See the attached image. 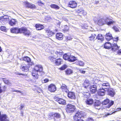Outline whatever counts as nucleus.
Returning a JSON list of instances; mask_svg holds the SVG:
<instances>
[{
	"label": "nucleus",
	"mask_w": 121,
	"mask_h": 121,
	"mask_svg": "<svg viewBox=\"0 0 121 121\" xmlns=\"http://www.w3.org/2000/svg\"><path fill=\"white\" fill-rule=\"evenodd\" d=\"M55 60V63L56 65H59L61 64V59H57Z\"/></svg>",
	"instance_id": "obj_32"
},
{
	"label": "nucleus",
	"mask_w": 121,
	"mask_h": 121,
	"mask_svg": "<svg viewBox=\"0 0 121 121\" xmlns=\"http://www.w3.org/2000/svg\"><path fill=\"white\" fill-rule=\"evenodd\" d=\"M100 90L98 92V95L100 96H103L104 95H105V92L106 91L102 89H100Z\"/></svg>",
	"instance_id": "obj_21"
},
{
	"label": "nucleus",
	"mask_w": 121,
	"mask_h": 121,
	"mask_svg": "<svg viewBox=\"0 0 121 121\" xmlns=\"http://www.w3.org/2000/svg\"><path fill=\"white\" fill-rule=\"evenodd\" d=\"M121 111V108H119L116 109V111Z\"/></svg>",
	"instance_id": "obj_58"
},
{
	"label": "nucleus",
	"mask_w": 121,
	"mask_h": 121,
	"mask_svg": "<svg viewBox=\"0 0 121 121\" xmlns=\"http://www.w3.org/2000/svg\"><path fill=\"white\" fill-rule=\"evenodd\" d=\"M48 89L51 92H54L56 90V88L55 85L52 84L48 87Z\"/></svg>",
	"instance_id": "obj_12"
},
{
	"label": "nucleus",
	"mask_w": 121,
	"mask_h": 121,
	"mask_svg": "<svg viewBox=\"0 0 121 121\" xmlns=\"http://www.w3.org/2000/svg\"><path fill=\"white\" fill-rule=\"evenodd\" d=\"M113 112H111L110 113H108L106 114L105 116H104V117H106L107 116H108L109 115L112 114Z\"/></svg>",
	"instance_id": "obj_56"
},
{
	"label": "nucleus",
	"mask_w": 121,
	"mask_h": 121,
	"mask_svg": "<svg viewBox=\"0 0 121 121\" xmlns=\"http://www.w3.org/2000/svg\"><path fill=\"white\" fill-rule=\"evenodd\" d=\"M83 116L82 112L81 111L77 112L73 117V119L75 121H77L81 119Z\"/></svg>",
	"instance_id": "obj_5"
},
{
	"label": "nucleus",
	"mask_w": 121,
	"mask_h": 121,
	"mask_svg": "<svg viewBox=\"0 0 121 121\" xmlns=\"http://www.w3.org/2000/svg\"><path fill=\"white\" fill-rule=\"evenodd\" d=\"M84 121L83 120H82V119H79V120H77V121Z\"/></svg>",
	"instance_id": "obj_64"
},
{
	"label": "nucleus",
	"mask_w": 121,
	"mask_h": 121,
	"mask_svg": "<svg viewBox=\"0 0 121 121\" xmlns=\"http://www.w3.org/2000/svg\"><path fill=\"white\" fill-rule=\"evenodd\" d=\"M120 48V46H118L117 44L113 43H112L111 48L112 51H115L116 50H118Z\"/></svg>",
	"instance_id": "obj_10"
},
{
	"label": "nucleus",
	"mask_w": 121,
	"mask_h": 121,
	"mask_svg": "<svg viewBox=\"0 0 121 121\" xmlns=\"http://www.w3.org/2000/svg\"><path fill=\"white\" fill-rule=\"evenodd\" d=\"M83 85L84 87L86 88L89 85H91V83L89 80L88 79H86L85 80L84 82L83 83Z\"/></svg>",
	"instance_id": "obj_18"
},
{
	"label": "nucleus",
	"mask_w": 121,
	"mask_h": 121,
	"mask_svg": "<svg viewBox=\"0 0 121 121\" xmlns=\"http://www.w3.org/2000/svg\"><path fill=\"white\" fill-rule=\"evenodd\" d=\"M99 86L98 84L92 85L90 87V92L92 93L96 92L97 89H99Z\"/></svg>",
	"instance_id": "obj_4"
},
{
	"label": "nucleus",
	"mask_w": 121,
	"mask_h": 121,
	"mask_svg": "<svg viewBox=\"0 0 121 121\" xmlns=\"http://www.w3.org/2000/svg\"><path fill=\"white\" fill-rule=\"evenodd\" d=\"M60 115L58 113H54V117L58 118H60Z\"/></svg>",
	"instance_id": "obj_41"
},
{
	"label": "nucleus",
	"mask_w": 121,
	"mask_h": 121,
	"mask_svg": "<svg viewBox=\"0 0 121 121\" xmlns=\"http://www.w3.org/2000/svg\"><path fill=\"white\" fill-rule=\"evenodd\" d=\"M36 29L38 30H41L44 28L43 26L40 24H37L35 25Z\"/></svg>",
	"instance_id": "obj_22"
},
{
	"label": "nucleus",
	"mask_w": 121,
	"mask_h": 121,
	"mask_svg": "<svg viewBox=\"0 0 121 121\" xmlns=\"http://www.w3.org/2000/svg\"><path fill=\"white\" fill-rule=\"evenodd\" d=\"M54 99L60 104H64L65 103V100L62 99H60L58 97H55Z\"/></svg>",
	"instance_id": "obj_13"
},
{
	"label": "nucleus",
	"mask_w": 121,
	"mask_h": 121,
	"mask_svg": "<svg viewBox=\"0 0 121 121\" xmlns=\"http://www.w3.org/2000/svg\"><path fill=\"white\" fill-rule=\"evenodd\" d=\"M54 113H51L49 114L48 117L49 118L54 117Z\"/></svg>",
	"instance_id": "obj_44"
},
{
	"label": "nucleus",
	"mask_w": 121,
	"mask_h": 121,
	"mask_svg": "<svg viewBox=\"0 0 121 121\" xmlns=\"http://www.w3.org/2000/svg\"><path fill=\"white\" fill-rule=\"evenodd\" d=\"M67 67V66L66 65H64L60 68L61 70H64Z\"/></svg>",
	"instance_id": "obj_48"
},
{
	"label": "nucleus",
	"mask_w": 121,
	"mask_h": 121,
	"mask_svg": "<svg viewBox=\"0 0 121 121\" xmlns=\"http://www.w3.org/2000/svg\"><path fill=\"white\" fill-rule=\"evenodd\" d=\"M38 3L39 5L42 6L44 5V3L42 2L40 0H39Z\"/></svg>",
	"instance_id": "obj_49"
},
{
	"label": "nucleus",
	"mask_w": 121,
	"mask_h": 121,
	"mask_svg": "<svg viewBox=\"0 0 121 121\" xmlns=\"http://www.w3.org/2000/svg\"><path fill=\"white\" fill-rule=\"evenodd\" d=\"M0 20H1L2 21H4L3 16L0 17Z\"/></svg>",
	"instance_id": "obj_59"
},
{
	"label": "nucleus",
	"mask_w": 121,
	"mask_h": 121,
	"mask_svg": "<svg viewBox=\"0 0 121 121\" xmlns=\"http://www.w3.org/2000/svg\"><path fill=\"white\" fill-rule=\"evenodd\" d=\"M3 19L4 21H8L9 20V17L7 15H5L3 16Z\"/></svg>",
	"instance_id": "obj_39"
},
{
	"label": "nucleus",
	"mask_w": 121,
	"mask_h": 121,
	"mask_svg": "<svg viewBox=\"0 0 121 121\" xmlns=\"http://www.w3.org/2000/svg\"><path fill=\"white\" fill-rule=\"evenodd\" d=\"M46 32L48 33V35H52L54 34L53 32L50 31H46Z\"/></svg>",
	"instance_id": "obj_46"
},
{
	"label": "nucleus",
	"mask_w": 121,
	"mask_h": 121,
	"mask_svg": "<svg viewBox=\"0 0 121 121\" xmlns=\"http://www.w3.org/2000/svg\"><path fill=\"white\" fill-rule=\"evenodd\" d=\"M29 65H22L21 67V68L22 70L24 72H27L29 70V69L30 67Z\"/></svg>",
	"instance_id": "obj_11"
},
{
	"label": "nucleus",
	"mask_w": 121,
	"mask_h": 121,
	"mask_svg": "<svg viewBox=\"0 0 121 121\" xmlns=\"http://www.w3.org/2000/svg\"><path fill=\"white\" fill-rule=\"evenodd\" d=\"M68 97L72 99H74L75 98V93L73 92H70L68 94Z\"/></svg>",
	"instance_id": "obj_16"
},
{
	"label": "nucleus",
	"mask_w": 121,
	"mask_h": 121,
	"mask_svg": "<svg viewBox=\"0 0 121 121\" xmlns=\"http://www.w3.org/2000/svg\"><path fill=\"white\" fill-rule=\"evenodd\" d=\"M86 13H87L84 10H83L82 13V15H83V16H84L85 15H86Z\"/></svg>",
	"instance_id": "obj_53"
},
{
	"label": "nucleus",
	"mask_w": 121,
	"mask_h": 121,
	"mask_svg": "<svg viewBox=\"0 0 121 121\" xmlns=\"http://www.w3.org/2000/svg\"><path fill=\"white\" fill-rule=\"evenodd\" d=\"M0 29L1 30L4 32H6L7 31L6 27L4 26H1Z\"/></svg>",
	"instance_id": "obj_37"
},
{
	"label": "nucleus",
	"mask_w": 121,
	"mask_h": 121,
	"mask_svg": "<svg viewBox=\"0 0 121 121\" xmlns=\"http://www.w3.org/2000/svg\"><path fill=\"white\" fill-rule=\"evenodd\" d=\"M117 54L119 55H121V49L119 50L117 52Z\"/></svg>",
	"instance_id": "obj_54"
},
{
	"label": "nucleus",
	"mask_w": 121,
	"mask_h": 121,
	"mask_svg": "<svg viewBox=\"0 0 121 121\" xmlns=\"http://www.w3.org/2000/svg\"><path fill=\"white\" fill-rule=\"evenodd\" d=\"M26 7L28 8L33 9L35 8V5L31 4L27 2H26Z\"/></svg>",
	"instance_id": "obj_19"
},
{
	"label": "nucleus",
	"mask_w": 121,
	"mask_h": 121,
	"mask_svg": "<svg viewBox=\"0 0 121 121\" xmlns=\"http://www.w3.org/2000/svg\"><path fill=\"white\" fill-rule=\"evenodd\" d=\"M4 91L3 89L1 88V86H0V93H1L3 92Z\"/></svg>",
	"instance_id": "obj_61"
},
{
	"label": "nucleus",
	"mask_w": 121,
	"mask_h": 121,
	"mask_svg": "<svg viewBox=\"0 0 121 121\" xmlns=\"http://www.w3.org/2000/svg\"><path fill=\"white\" fill-rule=\"evenodd\" d=\"M87 121H94L92 118H89L87 119Z\"/></svg>",
	"instance_id": "obj_57"
},
{
	"label": "nucleus",
	"mask_w": 121,
	"mask_h": 121,
	"mask_svg": "<svg viewBox=\"0 0 121 121\" xmlns=\"http://www.w3.org/2000/svg\"><path fill=\"white\" fill-rule=\"evenodd\" d=\"M44 74V73L43 71V67L40 65H37L35 67L33 70L32 75L35 78L37 79L38 77V76L40 74Z\"/></svg>",
	"instance_id": "obj_1"
},
{
	"label": "nucleus",
	"mask_w": 121,
	"mask_h": 121,
	"mask_svg": "<svg viewBox=\"0 0 121 121\" xmlns=\"http://www.w3.org/2000/svg\"><path fill=\"white\" fill-rule=\"evenodd\" d=\"M55 53L58 56H61L63 54L62 51L61 50H58L56 51Z\"/></svg>",
	"instance_id": "obj_28"
},
{
	"label": "nucleus",
	"mask_w": 121,
	"mask_h": 121,
	"mask_svg": "<svg viewBox=\"0 0 121 121\" xmlns=\"http://www.w3.org/2000/svg\"><path fill=\"white\" fill-rule=\"evenodd\" d=\"M86 104L89 105H91L94 102L93 100L91 99H88L86 101Z\"/></svg>",
	"instance_id": "obj_25"
},
{
	"label": "nucleus",
	"mask_w": 121,
	"mask_h": 121,
	"mask_svg": "<svg viewBox=\"0 0 121 121\" xmlns=\"http://www.w3.org/2000/svg\"><path fill=\"white\" fill-rule=\"evenodd\" d=\"M110 20L111 19L108 17H107L105 18H101L98 20L97 23L99 25L102 26L105 24L109 25L112 24L115 22L113 21H108Z\"/></svg>",
	"instance_id": "obj_2"
},
{
	"label": "nucleus",
	"mask_w": 121,
	"mask_h": 121,
	"mask_svg": "<svg viewBox=\"0 0 121 121\" xmlns=\"http://www.w3.org/2000/svg\"><path fill=\"white\" fill-rule=\"evenodd\" d=\"M22 59L23 60L27 62L29 64L28 65H31L34 64L32 62H31L30 59L27 56L24 57L22 58Z\"/></svg>",
	"instance_id": "obj_14"
},
{
	"label": "nucleus",
	"mask_w": 121,
	"mask_h": 121,
	"mask_svg": "<svg viewBox=\"0 0 121 121\" xmlns=\"http://www.w3.org/2000/svg\"><path fill=\"white\" fill-rule=\"evenodd\" d=\"M106 39L108 41H109L110 40L113 39L111 34L109 33H107L105 36Z\"/></svg>",
	"instance_id": "obj_23"
},
{
	"label": "nucleus",
	"mask_w": 121,
	"mask_h": 121,
	"mask_svg": "<svg viewBox=\"0 0 121 121\" xmlns=\"http://www.w3.org/2000/svg\"><path fill=\"white\" fill-rule=\"evenodd\" d=\"M110 84L108 82H106L103 83L102 85V89L104 90L107 91L110 88Z\"/></svg>",
	"instance_id": "obj_7"
},
{
	"label": "nucleus",
	"mask_w": 121,
	"mask_h": 121,
	"mask_svg": "<svg viewBox=\"0 0 121 121\" xmlns=\"http://www.w3.org/2000/svg\"><path fill=\"white\" fill-rule=\"evenodd\" d=\"M112 44L110 42H107L105 43L104 47L106 49H110L111 48Z\"/></svg>",
	"instance_id": "obj_24"
},
{
	"label": "nucleus",
	"mask_w": 121,
	"mask_h": 121,
	"mask_svg": "<svg viewBox=\"0 0 121 121\" xmlns=\"http://www.w3.org/2000/svg\"><path fill=\"white\" fill-rule=\"evenodd\" d=\"M91 35L89 37V40H92L96 39V35L95 34L91 33Z\"/></svg>",
	"instance_id": "obj_26"
},
{
	"label": "nucleus",
	"mask_w": 121,
	"mask_h": 121,
	"mask_svg": "<svg viewBox=\"0 0 121 121\" xmlns=\"http://www.w3.org/2000/svg\"><path fill=\"white\" fill-rule=\"evenodd\" d=\"M118 37H117L116 38H113L112 39H113V41H114L117 42L118 41Z\"/></svg>",
	"instance_id": "obj_52"
},
{
	"label": "nucleus",
	"mask_w": 121,
	"mask_h": 121,
	"mask_svg": "<svg viewBox=\"0 0 121 121\" xmlns=\"http://www.w3.org/2000/svg\"><path fill=\"white\" fill-rule=\"evenodd\" d=\"M99 103L97 104L96 102H95V108L96 109H98L97 108H96L97 107H99Z\"/></svg>",
	"instance_id": "obj_50"
},
{
	"label": "nucleus",
	"mask_w": 121,
	"mask_h": 121,
	"mask_svg": "<svg viewBox=\"0 0 121 121\" xmlns=\"http://www.w3.org/2000/svg\"><path fill=\"white\" fill-rule=\"evenodd\" d=\"M83 10L82 9H79V10H78L77 11V12L78 14H80V15H82V13Z\"/></svg>",
	"instance_id": "obj_42"
},
{
	"label": "nucleus",
	"mask_w": 121,
	"mask_h": 121,
	"mask_svg": "<svg viewBox=\"0 0 121 121\" xmlns=\"http://www.w3.org/2000/svg\"><path fill=\"white\" fill-rule=\"evenodd\" d=\"M113 29L116 32L119 31V29L116 26H113Z\"/></svg>",
	"instance_id": "obj_45"
},
{
	"label": "nucleus",
	"mask_w": 121,
	"mask_h": 121,
	"mask_svg": "<svg viewBox=\"0 0 121 121\" xmlns=\"http://www.w3.org/2000/svg\"><path fill=\"white\" fill-rule=\"evenodd\" d=\"M20 33H23L25 35L27 36H29L30 34L29 31L26 28L24 27L20 28Z\"/></svg>",
	"instance_id": "obj_6"
},
{
	"label": "nucleus",
	"mask_w": 121,
	"mask_h": 121,
	"mask_svg": "<svg viewBox=\"0 0 121 121\" xmlns=\"http://www.w3.org/2000/svg\"><path fill=\"white\" fill-rule=\"evenodd\" d=\"M73 72V71L70 69H68L66 71V73L68 75H69L72 73Z\"/></svg>",
	"instance_id": "obj_36"
},
{
	"label": "nucleus",
	"mask_w": 121,
	"mask_h": 121,
	"mask_svg": "<svg viewBox=\"0 0 121 121\" xmlns=\"http://www.w3.org/2000/svg\"><path fill=\"white\" fill-rule=\"evenodd\" d=\"M76 109L75 106L71 104H68L67 105L66 111L68 113H70L74 111Z\"/></svg>",
	"instance_id": "obj_3"
},
{
	"label": "nucleus",
	"mask_w": 121,
	"mask_h": 121,
	"mask_svg": "<svg viewBox=\"0 0 121 121\" xmlns=\"http://www.w3.org/2000/svg\"><path fill=\"white\" fill-rule=\"evenodd\" d=\"M114 103V102L113 101H111V102L107 106V108H109L112 105H113Z\"/></svg>",
	"instance_id": "obj_40"
},
{
	"label": "nucleus",
	"mask_w": 121,
	"mask_h": 121,
	"mask_svg": "<svg viewBox=\"0 0 121 121\" xmlns=\"http://www.w3.org/2000/svg\"><path fill=\"white\" fill-rule=\"evenodd\" d=\"M16 20L14 19H12L10 21L9 24L11 26H13L16 24Z\"/></svg>",
	"instance_id": "obj_29"
},
{
	"label": "nucleus",
	"mask_w": 121,
	"mask_h": 121,
	"mask_svg": "<svg viewBox=\"0 0 121 121\" xmlns=\"http://www.w3.org/2000/svg\"><path fill=\"white\" fill-rule=\"evenodd\" d=\"M104 37L102 35L100 34H99L96 37V39H98V40H101L102 41L103 40Z\"/></svg>",
	"instance_id": "obj_30"
},
{
	"label": "nucleus",
	"mask_w": 121,
	"mask_h": 121,
	"mask_svg": "<svg viewBox=\"0 0 121 121\" xmlns=\"http://www.w3.org/2000/svg\"><path fill=\"white\" fill-rule=\"evenodd\" d=\"M107 91L108 94L111 97H113L115 94V91L112 88H110Z\"/></svg>",
	"instance_id": "obj_9"
},
{
	"label": "nucleus",
	"mask_w": 121,
	"mask_h": 121,
	"mask_svg": "<svg viewBox=\"0 0 121 121\" xmlns=\"http://www.w3.org/2000/svg\"><path fill=\"white\" fill-rule=\"evenodd\" d=\"M76 58L74 56L70 55L69 61L71 62H73L76 60Z\"/></svg>",
	"instance_id": "obj_27"
},
{
	"label": "nucleus",
	"mask_w": 121,
	"mask_h": 121,
	"mask_svg": "<svg viewBox=\"0 0 121 121\" xmlns=\"http://www.w3.org/2000/svg\"><path fill=\"white\" fill-rule=\"evenodd\" d=\"M109 102L110 100L109 99H107L104 100V101L102 102V104L103 105H105L109 103Z\"/></svg>",
	"instance_id": "obj_35"
},
{
	"label": "nucleus",
	"mask_w": 121,
	"mask_h": 121,
	"mask_svg": "<svg viewBox=\"0 0 121 121\" xmlns=\"http://www.w3.org/2000/svg\"><path fill=\"white\" fill-rule=\"evenodd\" d=\"M76 64L77 65L80 66H83L84 65V63L82 61H78L76 62Z\"/></svg>",
	"instance_id": "obj_38"
},
{
	"label": "nucleus",
	"mask_w": 121,
	"mask_h": 121,
	"mask_svg": "<svg viewBox=\"0 0 121 121\" xmlns=\"http://www.w3.org/2000/svg\"><path fill=\"white\" fill-rule=\"evenodd\" d=\"M7 118L8 117L5 114L0 115V121H9V120Z\"/></svg>",
	"instance_id": "obj_15"
},
{
	"label": "nucleus",
	"mask_w": 121,
	"mask_h": 121,
	"mask_svg": "<svg viewBox=\"0 0 121 121\" xmlns=\"http://www.w3.org/2000/svg\"><path fill=\"white\" fill-rule=\"evenodd\" d=\"M11 31L12 33H20V28L19 29L17 28H13L11 29Z\"/></svg>",
	"instance_id": "obj_17"
},
{
	"label": "nucleus",
	"mask_w": 121,
	"mask_h": 121,
	"mask_svg": "<svg viewBox=\"0 0 121 121\" xmlns=\"http://www.w3.org/2000/svg\"><path fill=\"white\" fill-rule=\"evenodd\" d=\"M12 91H15V92H19V93H21V91H19V90H16V91H13V90H12Z\"/></svg>",
	"instance_id": "obj_60"
},
{
	"label": "nucleus",
	"mask_w": 121,
	"mask_h": 121,
	"mask_svg": "<svg viewBox=\"0 0 121 121\" xmlns=\"http://www.w3.org/2000/svg\"><path fill=\"white\" fill-rule=\"evenodd\" d=\"M4 82L6 84H7L11 86V83L8 80H7L6 79L2 78Z\"/></svg>",
	"instance_id": "obj_31"
},
{
	"label": "nucleus",
	"mask_w": 121,
	"mask_h": 121,
	"mask_svg": "<svg viewBox=\"0 0 121 121\" xmlns=\"http://www.w3.org/2000/svg\"><path fill=\"white\" fill-rule=\"evenodd\" d=\"M85 72V71H82V73H84Z\"/></svg>",
	"instance_id": "obj_63"
},
{
	"label": "nucleus",
	"mask_w": 121,
	"mask_h": 121,
	"mask_svg": "<svg viewBox=\"0 0 121 121\" xmlns=\"http://www.w3.org/2000/svg\"><path fill=\"white\" fill-rule=\"evenodd\" d=\"M77 4L74 1L71 0L70 1L68 4V6L72 8H74L76 7Z\"/></svg>",
	"instance_id": "obj_8"
},
{
	"label": "nucleus",
	"mask_w": 121,
	"mask_h": 121,
	"mask_svg": "<svg viewBox=\"0 0 121 121\" xmlns=\"http://www.w3.org/2000/svg\"><path fill=\"white\" fill-rule=\"evenodd\" d=\"M61 89H66L67 88L66 86L64 84H62V85L61 86Z\"/></svg>",
	"instance_id": "obj_47"
},
{
	"label": "nucleus",
	"mask_w": 121,
	"mask_h": 121,
	"mask_svg": "<svg viewBox=\"0 0 121 121\" xmlns=\"http://www.w3.org/2000/svg\"><path fill=\"white\" fill-rule=\"evenodd\" d=\"M3 90L4 91H5L6 89V87L5 86H4L3 87Z\"/></svg>",
	"instance_id": "obj_55"
},
{
	"label": "nucleus",
	"mask_w": 121,
	"mask_h": 121,
	"mask_svg": "<svg viewBox=\"0 0 121 121\" xmlns=\"http://www.w3.org/2000/svg\"><path fill=\"white\" fill-rule=\"evenodd\" d=\"M70 56V55H68L66 54H65L63 55V58L64 59L69 61Z\"/></svg>",
	"instance_id": "obj_33"
},
{
	"label": "nucleus",
	"mask_w": 121,
	"mask_h": 121,
	"mask_svg": "<svg viewBox=\"0 0 121 121\" xmlns=\"http://www.w3.org/2000/svg\"><path fill=\"white\" fill-rule=\"evenodd\" d=\"M49 59L51 61H54L55 60L56 58H54L52 56H49Z\"/></svg>",
	"instance_id": "obj_43"
},
{
	"label": "nucleus",
	"mask_w": 121,
	"mask_h": 121,
	"mask_svg": "<svg viewBox=\"0 0 121 121\" xmlns=\"http://www.w3.org/2000/svg\"><path fill=\"white\" fill-rule=\"evenodd\" d=\"M63 37V35L61 33H57L56 35V38L59 40H62Z\"/></svg>",
	"instance_id": "obj_20"
},
{
	"label": "nucleus",
	"mask_w": 121,
	"mask_h": 121,
	"mask_svg": "<svg viewBox=\"0 0 121 121\" xmlns=\"http://www.w3.org/2000/svg\"><path fill=\"white\" fill-rule=\"evenodd\" d=\"M50 6L52 8L56 9H59L60 8L58 6L54 4H52Z\"/></svg>",
	"instance_id": "obj_34"
},
{
	"label": "nucleus",
	"mask_w": 121,
	"mask_h": 121,
	"mask_svg": "<svg viewBox=\"0 0 121 121\" xmlns=\"http://www.w3.org/2000/svg\"><path fill=\"white\" fill-rule=\"evenodd\" d=\"M24 106L23 105H21L20 107V109L21 110H22L23 108H24Z\"/></svg>",
	"instance_id": "obj_62"
},
{
	"label": "nucleus",
	"mask_w": 121,
	"mask_h": 121,
	"mask_svg": "<svg viewBox=\"0 0 121 121\" xmlns=\"http://www.w3.org/2000/svg\"><path fill=\"white\" fill-rule=\"evenodd\" d=\"M49 81V80L48 79H45L42 81V82L43 83H45L48 82Z\"/></svg>",
	"instance_id": "obj_51"
}]
</instances>
